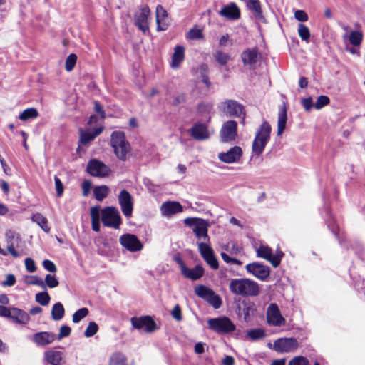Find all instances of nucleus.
<instances>
[{"instance_id":"4c0bfd02","label":"nucleus","mask_w":365,"mask_h":365,"mask_svg":"<svg viewBox=\"0 0 365 365\" xmlns=\"http://www.w3.org/2000/svg\"><path fill=\"white\" fill-rule=\"evenodd\" d=\"M38 115V110L35 108H30L21 112L19 116L21 120H27L29 119L35 118Z\"/></svg>"},{"instance_id":"2f4dec72","label":"nucleus","mask_w":365,"mask_h":365,"mask_svg":"<svg viewBox=\"0 0 365 365\" xmlns=\"http://www.w3.org/2000/svg\"><path fill=\"white\" fill-rule=\"evenodd\" d=\"M65 314V309L61 302L55 303L51 309V318L55 321L61 320Z\"/></svg>"},{"instance_id":"72a5a7b5","label":"nucleus","mask_w":365,"mask_h":365,"mask_svg":"<svg viewBox=\"0 0 365 365\" xmlns=\"http://www.w3.org/2000/svg\"><path fill=\"white\" fill-rule=\"evenodd\" d=\"M257 256L264 259L271 263V260L272 259V250L268 246L261 245L257 250Z\"/></svg>"},{"instance_id":"4be33fe9","label":"nucleus","mask_w":365,"mask_h":365,"mask_svg":"<svg viewBox=\"0 0 365 365\" xmlns=\"http://www.w3.org/2000/svg\"><path fill=\"white\" fill-rule=\"evenodd\" d=\"M181 204L176 201H167L160 206V211L163 216L170 217L175 214L182 212Z\"/></svg>"},{"instance_id":"9b49d317","label":"nucleus","mask_w":365,"mask_h":365,"mask_svg":"<svg viewBox=\"0 0 365 365\" xmlns=\"http://www.w3.org/2000/svg\"><path fill=\"white\" fill-rule=\"evenodd\" d=\"M237 123L230 120L223 123L220 130V139L223 143L234 141L237 137Z\"/></svg>"},{"instance_id":"e2e57ef3","label":"nucleus","mask_w":365,"mask_h":365,"mask_svg":"<svg viewBox=\"0 0 365 365\" xmlns=\"http://www.w3.org/2000/svg\"><path fill=\"white\" fill-rule=\"evenodd\" d=\"M220 255L223 261L226 263L234 264L237 265H241L242 264V262L239 259L230 257L225 252H221Z\"/></svg>"},{"instance_id":"79ce46f5","label":"nucleus","mask_w":365,"mask_h":365,"mask_svg":"<svg viewBox=\"0 0 365 365\" xmlns=\"http://www.w3.org/2000/svg\"><path fill=\"white\" fill-rule=\"evenodd\" d=\"M214 57L216 61L221 66H226L227 64V61L230 59V55L222 51H217Z\"/></svg>"},{"instance_id":"dca6fc26","label":"nucleus","mask_w":365,"mask_h":365,"mask_svg":"<svg viewBox=\"0 0 365 365\" xmlns=\"http://www.w3.org/2000/svg\"><path fill=\"white\" fill-rule=\"evenodd\" d=\"M150 9L145 6L140 9V11L135 15V24L143 33H145L149 27L148 24V17L150 14Z\"/></svg>"},{"instance_id":"c9c22d12","label":"nucleus","mask_w":365,"mask_h":365,"mask_svg":"<svg viewBox=\"0 0 365 365\" xmlns=\"http://www.w3.org/2000/svg\"><path fill=\"white\" fill-rule=\"evenodd\" d=\"M127 358L121 352L113 354L110 358L109 365H126Z\"/></svg>"},{"instance_id":"13d9d810","label":"nucleus","mask_w":365,"mask_h":365,"mask_svg":"<svg viewBox=\"0 0 365 365\" xmlns=\"http://www.w3.org/2000/svg\"><path fill=\"white\" fill-rule=\"evenodd\" d=\"M170 314L177 322H181L182 320V311L179 304H176L173 307Z\"/></svg>"},{"instance_id":"1a4fd4ad","label":"nucleus","mask_w":365,"mask_h":365,"mask_svg":"<svg viewBox=\"0 0 365 365\" xmlns=\"http://www.w3.org/2000/svg\"><path fill=\"white\" fill-rule=\"evenodd\" d=\"M87 172L94 177H106L110 173V169L102 161L92 159L88 161L86 168Z\"/></svg>"},{"instance_id":"f704fd0d","label":"nucleus","mask_w":365,"mask_h":365,"mask_svg":"<svg viewBox=\"0 0 365 365\" xmlns=\"http://www.w3.org/2000/svg\"><path fill=\"white\" fill-rule=\"evenodd\" d=\"M109 193V188L106 185L96 186L93 189L95 198L98 201H102Z\"/></svg>"},{"instance_id":"69168bd1","label":"nucleus","mask_w":365,"mask_h":365,"mask_svg":"<svg viewBox=\"0 0 365 365\" xmlns=\"http://www.w3.org/2000/svg\"><path fill=\"white\" fill-rule=\"evenodd\" d=\"M24 262H25L26 269L29 272L32 273V272H36V267L35 265L34 261L31 258H30V257L26 258L25 259Z\"/></svg>"},{"instance_id":"bb28decb","label":"nucleus","mask_w":365,"mask_h":365,"mask_svg":"<svg viewBox=\"0 0 365 365\" xmlns=\"http://www.w3.org/2000/svg\"><path fill=\"white\" fill-rule=\"evenodd\" d=\"M272 128L267 121H264L258 128L255 138L269 142Z\"/></svg>"},{"instance_id":"aec40b11","label":"nucleus","mask_w":365,"mask_h":365,"mask_svg":"<svg viewBox=\"0 0 365 365\" xmlns=\"http://www.w3.org/2000/svg\"><path fill=\"white\" fill-rule=\"evenodd\" d=\"M191 136L197 140H205L210 138L207 126L205 123H197L190 128Z\"/></svg>"},{"instance_id":"4468645a","label":"nucleus","mask_w":365,"mask_h":365,"mask_svg":"<svg viewBox=\"0 0 365 365\" xmlns=\"http://www.w3.org/2000/svg\"><path fill=\"white\" fill-rule=\"evenodd\" d=\"M103 130V127L94 128L92 131L90 130H84L79 129V140L77 152L81 149V146H86L91 143L94 139L99 135Z\"/></svg>"},{"instance_id":"603ef678","label":"nucleus","mask_w":365,"mask_h":365,"mask_svg":"<svg viewBox=\"0 0 365 365\" xmlns=\"http://www.w3.org/2000/svg\"><path fill=\"white\" fill-rule=\"evenodd\" d=\"M77 61V56L74 53L70 54L66 59L65 69L71 71L73 69Z\"/></svg>"},{"instance_id":"412c9836","label":"nucleus","mask_w":365,"mask_h":365,"mask_svg":"<svg viewBox=\"0 0 365 365\" xmlns=\"http://www.w3.org/2000/svg\"><path fill=\"white\" fill-rule=\"evenodd\" d=\"M218 14L229 20H237L240 18V10L234 2L224 6Z\"/></svg>"},{"instance_id":"7c9ffc66","label":"nucleus","mask_w":365,"mask_h":365,"mask_svg":"<svg viewBox=\"0 0 365 365\" xmlns=\"http://www.w3.org/2000/svg\"><path fill=\"white\" fill-rule=\"evenodd\" d=\"M31 220L39 225L45 232L48 233L50 232L51 227L48 226V220L41 213L37 212L34 214L31 217Z\"/></svg>"},{"instance_id":"0eeeda50","label":"nucleus","mask_w":365,"mask_h":365,"mask_svg":"<svg viewBox=\"0 0 365 365\" xmlns=\"http://www.w3.org/2000/svg\"><path fill=\"white\" fill-rule=\"evenodd\" d=\"M299 346L295 338H279L274 341L273 349L279 353H289L295 351Z\"/></svg>"},{"instance_id":"49530a36","label":"nucleus","mask_w":365,"mask_h":365,"mask_svg":"<svg viewBox=\"0 0 365 365\" xmlns=\"http://www.w3.org/2000/svg\"><path fill=\"white\" fill-rule=\"evenodd\" d=\"M298 34L302 41L309 42L310 32L309 28L303 24H300L298 28Z\"/></svg>"},{"instance_id":"cd10ccee","label":"nucleus","mask_w":365,"mask_h":365,"mask_svg":"<svg viewBox=\"0 0 365 365\" xmlns=\"http://www.w3.org/2000/svg\"><path fill=\"white\" fill-rule=\"evenodd\" d=\"M287 120V107L283 105L279 108L277 123V135H281L286 128Z\"/></svg>"},{"instance_id":"393cba45","label":"nucleus","mask_w":365,"mask_h":365,"mask_svg":"<svg viewBox=\"0 0 365 365\" xmlns=\"http://www.w3.org/2000/svg\"><path fill=\"white\" fill-rule=\"evenodd\" d=\"M168 13L161 5L156 7V23L158 31H165L169 26L167 21Z\"/></svg>"},{"instance_id":"680f3d73","label":"nucleus","mask_w":365,"mask_h":365,"mask_svg":"<svg viewBox=\"0 0 365 365\" xmlns=\"http://www.w3.org/2000/svg\"><path fill=\"white\" fill-rule=\"evenodd\" d=\"M205 261L212 269L216 270L219 268V263L214 253Z\"/></svg>"},{"instance_id":"6ab92c4d","label":"nucleus","mask_w":365,"mask_h":365,"mask_svg":"<svg viewBox=\"0 0 365 365\" xmlns=\"http://www.w3.org/2000/svg\"><path fill=\"white\" fill-rule=\"evenodd\" d=\"M6 238L8 243L7 250L14 257H18L19 255L15 250V246H17L21 241L19 235L14 230H9L6 232Z\"/></svg>"},{"instance_id":"20e7f679","label":"nucleus","mask_w":365,"mask_h":365,"mask_svg":"<svg viewBox=\"0 0 365 365\" xmlns=\"http://www.w3.org/2000/svg\"><path fill=\"white\" fill-rule=\"evenodd\" d=\"M207 324L210 329L218 334H228L236 329L233 322L227 317L210 319Z\"/></svg>"},{"instance_id":"58836bf2","label":"nucleus","mask_w":365,"mask_h":365,"mask_svg":"<svg viewBox=\"0 0 365 365\" xmlns=\"http://www.w3.org/2000/svg\"><path fill=\"white\" fill-rule=\"evenodd\" d=\"M349 39L351 44L359 46L363 41V34L361 31H353L350 33Z\"/></svg>"},{"instance_id":"423d86ee","label":"nucleus","mask_w":365,"mask_h":365,"mask_svg":"<svg viewBox=\"0 0 365 365\" xmlns=\"http://www.w3.org/2000/svg\"><path fill=\"white\" fill-rule=\"evenodd\" d=\"M218 108L227 117L240 118L242 115H245L243 106L235 100H226L222 102Z\"/></svg>"},{"instance_id":"de8ad7c7","label":"nucleus","mask_w":365,"mask_h":365,"mask_svg":"<svg viewBox=\"0 0 365 365\" xmlns=\"http://www.w3.org/2000/svg\"><path fill=\"white\" fill-rule=\"evenodd\" d=\"M27 285H38L43 289H46V284L42 279L36 275H32L28 277L26 280Z\"/></svg>"},{"instance_id":"f8f14e48","label":"nucleus","mask_w":365,"mask_h":365,"mask_svg":"<svg viewBox=\"0 0 365 365\" xmlns=\"http://www.w3.org/2000/svg\"><path fill=\"white\" fill-rule=\"evenodd\" d=\"M246 270L262 281L267 280L271 271L268 266L259 262H252L247 264Z\"/></svg>"},{"instance_id":"a19ab883","label":"nucleus","mask_w":365,"mask_h":365,"mask_svg":"<svg viewBox=\"0 0 365 365\" xmlns=\"http://www.w3.org/2000/svg\"><path fill=\"white\" fill-rule=\"evenodd\" d=\"M89 311L88 308L83 307L75 312L72 317V320L73 323H78L83 318L88 316Z\"/></svg>"},{"instance_id":"c756f323","label":"nucleus","mask_w":365,"mask_h":365,"mask_svg":"<svg viewBox=\"0 0 365 365\" xmlns=\"http://www.w3.org/2000/svg\"><path fill=\"white\" fill-rule=\"evenodd\" d=\"M185 48L182 46H178L175 48L174 53L172 56L170 66L173 68H178L180 63L183 61L185 55Z\"/></svg>"},{"instance_id":"7ed1b4c3","label":"nucleus","mask_w":365,"mask_h":365,"mask_svg":"<svg viewBox=\"0 0 365 365\" xmlns=\"http://www.w3.org/2000/svg\"><path fill=\"white\" fill-rule=\"evenodd\" d=\"M184 223L187 226L192 227V232L197 239L202 238L207 242L210 240L208 235L210 223L208 220L197 217H187L185 219Z\"/></svg>"},{"instance_id":"39448f33","label":"nucleus","mask_w":365,"mask_h":365,"mask_svg":"<svg viewBox=\"0 0 365 365\" xmlns=\"http://www.w3.org/2000/svg\"><path fill=\"white\" fill-rule=\"evenodd\" d=\"M101 221L104 226L118 229L121 224L119 211L114 207H106L101 210Z\"/></svg>"},{"instance_id":"f03ea898","label":"nucleus","mask_w":365,"mask_h":365,"mask_svg":"<svg viewBox=\"0 0 365 365\" xmlns=\"http://www.w3.org/2000/svg\"><path fill=\"white\" fill-rule=\"evenodd\" d=\"M110 145L114 153L121 160H125L127 153L130 150V145L125 139L123 131H113L110 135Z\"/></svg>"},{"instance_id":"a18cd8bd","label":"nucleus","mask_w":365,"mask_h":365,"mask_svg":"<svg viewBox=\"0 0 365 365\" xmlns=\"http://www.w3.org/2000/svg\"><path fill=\"white\" fill-rule=\"evenodd\" d=\"M247 336L253 341L259 340L265 336V332L262 329H253L247 331Z\"/></svg>"},{"instance_id":"8fccbe9b","label":"nucleus","mask_w":365,"mask_h":365,"mask_svg":"<svg viewBox=\"0 0 365 365\" xmlns=\"http://www.w3.org/2000/svg\"><path fill=\"white\" fill-rule=\"evenodd\" d=\"M98 330V326L95 322H90L85 330L84 336L87 338L94 336Z\"/></svg>"},{"instance_id":"052dcab7","label":"nucleus","mask_w":365,"mask_h":365,"mask_svg":"<svg viewBox=\"0 0 365 365\" xmlns=\"http://www.w3.org/2000/svg\"><path fill=\"white\" fill-rule=\"evenodd\" d=\"M54 182L56 195L58 197H61L64 190L63 185L60 178L56 175L54 177Z\"/></svg>"},{"instance_id":"6e6552de","label":"nucleus","mask_w":365,"mask_h":365,"mask_svg":"<svg viewBox=\"0 0 365 365\" xmlns=\"http://www.w3.org/2000/svg\"><path fill=\"white\" fill-rule=\"evenodd\" d=\"M267 322L269 325L280 327L285 324L286 320L281 314L278 305L276 303H271L266 313Z\"/></svg>"},{"instance_id":"774afa93","label":"nucleus","mask_w":365,"mask_h":365,"mask_svg":"<svg viewBox=\"0 0 365 365\" xmlns=\"http://www.w3.org/2000/svg\"><path fill=\"white\" fill-rule=\"evenodd\" d=\"M43 266L45 269H46L47 271H48L50 272H56L57 270L56 266L55 265V264L49 259L43 260Z\"/></svg>"},{"instance_id":"c03bdc74","label":"nucleus","mask_w":365,"mask_h":365,"mask_svg":"<svg viewBox=\"0 0 365 365\" xmlns=\"http://www.w3.org/2000/svg\"><path fill=\"white\" fill-rule=\"evenodd\" d=\"M35 299L41 305L46 306L49 304L51 297L47 292H41L36 294Z\"/></svg>"},{"instance_id":"864d4df0","label":"nucleus","mask_w":365,"mask_h":365,"mask_svg":"<svg viewBox=\"0 0 365 365\" xmlns=\"http://www.w3.org/2000/svg\"><path fill=\"white\" fill-rule=\"evenodd\" d=\"M203 38L202 31L200 29H191L187 34V38L188 39H200Z\"/></svg>"},{"instance_id":"a211bd4d","label":"nucleus","mask_w":365,"mask_h":365,"mask_svg":"<svg viewBox=\"0 0 365 365\" xmlns=\"http://www.w3.org/2000/svg\"><path fill=\"white\" fill-rule=\"evenodd\" d=\"M56 338L53 332L40 331L33 335L32 341L38 346H45L53 342Z\"/></svg>"},{"instance_id":"2eb2a0df","label":"nucleus","mask_w":365,"mask_h":365,"mask_svg":"<svg viewBox=\"0 0 365 365\" xmlns=\"http://www.w3.org/2000/svg\"><path fill=\"white\" fill-rule=\"evenodd\" d=\"M118 202L123 214L127 217H130L133 209V197L126 190L120 192Z\"/></svg>"},{"instance_id":"ddd939ff","label":"nucleus","mask_w":365,"mask_h":365,"mask_svg":"<svg viewBox=\"0 0 365 365\" xmlns=\"http://www.w3.org/2000/svg\"><path fill=\"white\" fill-rule=\"evenodd\" d=\"M131 324L136 329H141L144 327L145 331L148 333H152L158 329L156 323L150 316L133 317Z\"/></svg>"},{"instance_id":"0e129e2a","label":"nucleus","mask_w":365,"mask_h":365,"mask_svg":"<svg viewBox=\"0 0 365 365\" xmlns=\"http://www.w3.org/2000/svg\"><path fill=\"white\" fill-rule=\"evenodd\" d=\"M294 17L301 22L307 21L309 19L307 14L303 10H297L294 12Z\"/></svg>"},{"instance_id":"338daca9","label":"nucleus","mask_w":365,"mask_h":365,"mask_svg":"<svg viewBox=\"0 0 365 365\" xmlns=\"http://www.w3.org/2000/svg\"><path fill=\"white\" fill-rule=\"evenodd\" d=\"M101 212H100V207L95 206L91 208V220H100Z\"/></svg>"},{"instance_id":"3c124183","label":"nucleus","mask_w":365,"mask_h":365,"mask_svg":"<svg viewBox=\"0 0 365 365\" xmlns=\"http://www.w3.org/2000/svg\"><path fill=\"white\" fill-rule=\"evenodd\" d=\"M329 102H330V99L328 96L322 95L317 98V99L314 105V107L317 110H320L325 106L328 105L329 103Z\"/></svg>"},{"instance_id":"e433bc0d","label":"nucleus","mask_w":365,"mask_h":365,"mask_svg":"<svg viewBox=\"0 0 365 365\" xmlns=\"http://www.w3.org/2000/svg\"><path fill=\"white\" fill-rule=\"evenodd\" d=\"M198 250L205 260L214 253L212 248L206 242H198Z\"/></svg>"},{"instance_id":"a878e982","label":"nucleus","mask_w":365,"mask_h":365,"mask_svg":"<svg viewBox=\"0 0 365 365\" xmlns=\"http://www.w3.org/2000/svg\"><path fill=\"white\" fill-rule=\"evenodd\" d=\"M182 274L185 277L195 281L203 276L204 268L200 264L196 265L192 269H190L186 267L183 269Z\"/></svg>"},{"instance_id":"f257e3e1","label":"nucleus","mask_w":365,"mask_h":365,"mask_svg":"<svg viewBox=\"0 0 365 365\" xmlns=\"http://www.w3.org/2000/svg\"><path fill=\"white\" fill-rule=\"evenodd\" d=\"M230 292L242 297H256L259 294V286L256 282L247 278L231 279Z\"/></svg>"},{"instance_id":"5fc2aeb1","label":"nucleus","mask_w":365,"mask_h":365,"mask_svg":"<svg viewBox=\"0 0 365 365\" xmlns=\"http://www.w3.org/2000/svg\"><path fill=\"white\" fill-rule=\"evenodd\" d=\"M46 287L48 286L49 288H55L58 286V281L54 275L47 274L45 277L44 282Z\"/></svg>"},{"instance_id":"473e14b6","label":"nucleus","mask_w":365,"mask_h":365,"mask_svg":"<svg viewBox=\"0 0 365 365\" xmlns=\"http://www.w3.org/2000/svg\"><path fill=\"white\" fill-rule=\"evenodd\" d=\"M267 142L255 138L252 142V151L254 156H259L264 151Z\"/></svg>"},{"instance_id":"9d476101","label":"nucleus","mask_w":365,"mask_h":365,"mask_svg":"<svg viewBox=\"0 0 365 365\" xmlns=\"http://www.w3.org/2000/svg\"><path fill=\"white\" fill-rule=\"evenodd\" d=\"M120 244L131 252L140 251L143 245L138 237L133 234L126 233L119 238Z\"/></svg>"},{"instance_id":"ea45409f","label":"nucleus","mask_w":365,"mask_h":365,"mask_svg":"<svg viewBox=\"0 0 365 365\" xmlns=\"http://www.w3.org/2000/svg\"><path fill=\"white\" fill-rule=\"evenodd\" d=\"M206 301L215 309H219L222 303L220 297L218 294H215V292L213 290L208 296Z\"/></svg>"},{"instance_id":"b1692460","label":"nucleus","mask_w":365,"mask_h":365,"mask_svg":"<svg viewBox=\"0 0 365 365\" xmlns=\"http://www.w3.org/2000/svg\"><path fill=\"white\" fill-rule=\"evenodd\" d=\"M259 55L257 47L245 49L241 54V59L245 66L252 67L257 61Z\"/></svg>"},{"instance_id":"4d7b16f0","label":"nucleus","mask_w":365,"mask_h":365,"mask_svg":"<svg viewBox=\"0 0 365 365\" xmlns=\"http://www.w3.org/2000/svg\"><path fill=\"white\" fill-rule=\"evenodd\" d=\"M288 365H309V361L304 356H295L289 361Z\"/></svg>"},{"instance_id":"c85d7f7f","label":"nucleus","mask_w":365,"mask_h":365,"mask_svg":"<svg viewBox=\"0 0 365 365\" xmlns=\"http://www.w3.org/2000/svg\"><path fill=\"white\" fill-rule=\"evenodd\" d=\"M44 359L52 365H60L63 359V353L59 351L49 350L44 353Z\"/></svg>"},{"instance_id":"6e6d98bb","label":"nucleus","mask_w":365,"mask_h":365,"mask_svg":"<svg viewBox=\"0 0 365 365\" xmlns=\"http://www.w3.org/2000/svg\"><path fill=\"white\" fill-rule=\"evenodd\" d=\"M71 329L68 326L63 325L60 327L59 334L56 339L60 341L63 338L68 336L71 334Z\"/></svg>"},{"instance_id":"5701e85b","label":"nucleus","mask_w":365,"mask_h":365,"mask_svg":"<svg viewBox=\"0 0 365 365\" xmlns=\"http://www.w3.org/2000/svg\"><path fill=\"white\" fill-rule=\"evenodd\" d=\"M9 309L10 316L6 317L11 319L13 322L19 324H26L30 320L29 314L25 311L16 307H11Z\"/></svg>"},{"instance_id":"37998d69","label":"nucleus","mask_w":365,"mask_h":365,"mask_svg":"<svg viewBox=\"0 0 365 365\" xmlns=\"http://www.w3.org/2000/svg\"><path fill=\"white\" fill-rule=\"evenodd\" d=\"M212 292V290L204 285H198L195 288V294L204 299H207V298L208 297V296L210 294V293Z\"/></svg>"},{"instance_id":"bf43d9fd","label":"nucleus","mask_w":365,"mask_h":365,"mask_svg":"<svg viewBox=\"0 0 365 365\" xmlns=\"http://www.w3.org/2000/svg\"><path fill=\"white\" fill-rule=\"evenodd\" d=\"M284 256V253L281 250H277L274 255H272V259L271 264L274 267H277L281 262L282 258Z\"/></svg>"},{"instance_id":"f3484780","label":"nucleus","mask_w":365,"mask_h":365,"mask_svg":"<svg viewBox=\"0 0 365 365\" xmlns=\"http://www.w3.org/2000/svg\"><path fill=\"white\" fill-rule=\"evenodd\" d=\"M242 155V148L239 146H234L225 153H220L218 158L226 163L237 162Z\"/></svg>"},{"instance_id":"09e8293b","label":"nucleus","mask_w":365,"mask_h":365,"mask_svg":"<svg viewBox=\"0 0 365 365\" xmlns=\"http://www.w3.org/2000/svg\"><path fill=\"white\" fill-rule=\"evenodd\" d=\"M326 212L328 215V218L325 219L326 223L327 224L328 228L331 231V232L336 236H338L337 230L338 227L334 224V220L332 219L331 215L329 212L328 208H326Z\"/></svg>"}]
</instances>
